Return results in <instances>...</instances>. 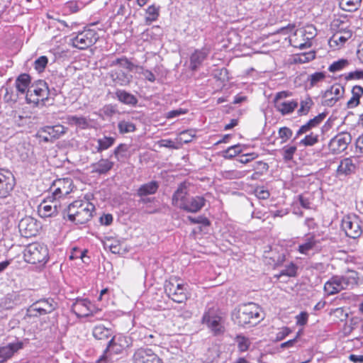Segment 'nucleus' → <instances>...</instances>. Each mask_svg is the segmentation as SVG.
Wrapping results in <instances>:
<instances>
[{
	"label": "nucleus",
	"instance_id": "nucleus-1",
	"mask_svg": "<svg viewBox=\"0 0 363 363\" xmlns=\"http://www.w3.org/2000/svg\"><path fill=\"white\" fill-rule=\"evenodd\" d=\"M261 308L254 303H248L240 306L232 313V319L235 323L240 326L246 325H255L263 318L261 316Z\"/></svg>",
	"mask_w": 363,
	"mask_h": 363
},
{
	"label": "nucleus",
	"instance_id": "nucleus-2",
	"mask_svg": "<svg viewBox=\"0 0 363 363\" xmlns=\"http://www.w3.org/2000/svg\"><path fill=\"white\" fill-rule=\"evenodd\" d=\"M23 257L26 262L33 264L45 263L48 259V250L42 243L33 242L24 249Z\"/></svg>",
	"mask_w": 363,
	"mask_h": 363
},
{
	"label": "nucleus",
	"instance_id": "nucleus-3",
	"mask_svg": "<svg viewBox=\"0 0 363 363\" xmlns=\"http://www.w3.org/2000/svg\"><path fill=\"white\" fill-rule=\"evenodd\" d=\"M57 307V303L52 298H42L34 302L27 309L30 317H39L52 313Z\"/></svg>",
	"mask_w": 363,
	"mask_h": 363
},
{
	"label": "nucleus",
	"instance_id": "nucleus-4",
	"mask_svg": "<svg viewBox=\"0 0 363 363\" xmlns=\"http://www.w3.org/2000/svg\"><path fill=\"white\" fill-rule=\"evenodd\" d=\"M164 291L167 295L174 302L181 303L188 298V294L185 285L178 283L173 279L167 281L164 284Z\"/></svg>",
	"mask_w": 363,
	"mask_h": 363
},
{
	"label": "nucleus",
	"instance_id": "nucleus-5",
	"mask_svg": "<svg viewBox=\"0 0 363 363\" xmlns=\"http://www.w3.org/2000/svg\"><path fill=\"white\" fill-rule=\"evenodd\" d=\"M99 35L95 30L87 29L77 33L72 39V45L79 50L86 49L96 43Z\"/></svg>",
	"mask_w": 363,
	"mask_h": 363
},
{
	"label": "nucleus",
	"instance_id": "nucleus-6",
	"mask_svg": "<svg viewBox=\"0 0 363 363\" xmlns=\"http://www.w3.org/2000/svg\"><path fill=\"white\" fill-rule=\"evenodd\" d=\"M361 220L355 215L345 216L342 220V228L347 236L355 239L359 238L362 233Z\"/></svg>",
	"mask_w": 363,
	"mask_h": 363
},
{
	"label": "nucleus",
	"instance_id": "nucleus-7",
	"mask_svg": "<svg viewBox=\"0 0 363 363\" xmlns=\"http://www.w3.org/2000/svg\"><path fill=\"white\" fill-rule=\"evenodd\" d=\"M67 128L62 125L45 126L39 130L37 136L44 142H52L67 132Z\"/></svg>",
	"mask_w": 363,
	"mask_h": 363
},
{
	"label": "nucleus",
	"instance_id": "nucleus-8",
	"mask_svg": "<svg viewBox=\"0 0 363 363\" xmlns=\"http://www.w3.org/2000/svg\"><path fill=\"white\" fill-rule=\"evenodd\" d=\"M351 141V135L349 133L342 132L330 140L328 147L333 153L338 154L345 150Z\"/></svg>",
	"mask_w": 363,
	"mask_h": 363
},
{
	"label": "nucleus",
	"instance_id": "nucleus-9",
	"mask_svg": "<svg viewBox=\"0 0 363 363\" xmlns=\"http://www.w3.org/2000/svg\"><path fill=\"white\" fill-rule=\"evenodd\" d=\"M345 89L340 84H333L322 95V104L325 106H333L342 97Z\"/></svg>",
	"mask_w": 363,
	"mask_h": 363
},
{
	"label": "nucleus",
	"instance_id": "nucleus-10",
	"mask_svg": "<svg viewBox=\"0 0 363 363\" xmlns=\"http://www.w3.org/2000/svg\"><path fill=\"white\" fill-rule=\"evenodd\" d=\"M133 363H162V359L150 348L140 347L133 356Z\"/></svg>",
	"mask_w": 363,
	"mask_h": 363
},
{
	"label": "nucleus",
	"instance_id": "nucleus-11",
	"mask_svg": "<svg viewBox=\"0 0 363 363\" xmlns=\"http://www.w3.org/2000/svg\"><path fill=\"white\" fill-rule=\"evenodd\" d=\"M203 323L207 325L208 328L215 335L222 334L225 331V328L220 316L213 314L208 311L205 313L202 318Z\"/></svg>",
	"mask_w": 363,
	"mask_h": 363
},
{
	"label": "nucleus",
	"instance_id": "nucleus-12",
	"mask_svg": "<svg viewBox=\"0 0 363 363\" xmlns=\"http://www.w3.org/2000/svg\"><path fill=\"white\" fill-rule=\"evenodd\" d=\"M21 235L25 238L35 236L38 232L37 220L32 217L26 216L22 218L18 223Z\"/></svg>",
	"mask_w": 363,
	"mask_h": 363
},
{
	"label": "nucleus",
	"instance_id": "nucleus-13",
	"mask_svg": "<svg viewBox=\"0 0 363 363\" xmlns=\"http://www.w3.org/2000/svg\"><path fill=\"white\" fill-rule=\"evenodd\" d=\"M60 210L59 202L48 197L39 205L38 212L40 217L48 218L57 215Z\"/></svg>",
	"mask_w": 363,
	"mask_h": 363
},
{
	"label": "nucleus",
	"instance_id": "nucleus-14",
	"mask_svg": "<svg viewBox=\"0 0 363 363\" xmlns=\"http://www.w3.org/2000/svg\"><path fill=\"white\" fill-rule=\"evenodd\" d=\"M84 207L79 208V211L74 212L75 216L71 220L75 224H84L89 221L92 217V212L94 206L89 202H84Z\"/></svg>",
	"mask_w": 363,
	"mask_h": 363
},
{
	"label": "nucleus",
	"instance_id": "nucleus-15",
	"mask_svg": "<svg viewBox=\"0 0 363 363\" xmlns=\"http://www.w3.org/2000/svg\"><path fill=\"white\" fill-rule=\"evenodd\" d=\"M92 306L89 300L86 298H77L72 306V311L77 316L86 317L92 313Z\"/></svg>",
	"mask_w": 363,
	"mask_h": 363
},
{
	"label": "nucleus",
	"instance_id": "nucleus-16",
	"mask_svg": "<svg viewBox=\"0 0 363 363\" xmlns=\"http://www.w3.org/2000/svg\"><path fill=\"white\" fill-rule=\"evenodd\" d=\"M23 342L17 341L9 343L7 345L0 347V363H4L11 359L18 350L23 349Z\"/></svg>",
	"mask_w": 363,
	"mask_h": 363
},
{
	"label": "nucleus",
	"instance_id": "nucleus-17",
	"mask_svg": "<svg viewBox=\"0 0 363 363\" xmlns=\"http://www.w3.org/2000/svg\"><path fill=\"white\" fill-rule=\"evenodd\" d=\"M206 201L203 196H189L186 203L182 205V209L189 213H196L205 206Z\"/></svg>",
	"mask_w": 363,
	"mask_h": 363
},
{
	"label": "nucleus",
	"instance_id": "nucleus-18",
	"mask_svg": "<svg viewBox=\"0 0 363 363\" xmlns=\"http://www.w3.org/2000/svg\"><path fill=\"white\" fill-rule=\"evenodd\" d=\"M188 186L186 182L181 183L172 195V203L182 209V205L188 199Z\"/></svg>",
	"mask_w": 363,
	"mask_h": 363
},
{
	"label": "nucleus",
	"instance_id": "nucleus-19",
	"mask_svg": "<svg viewBox=\"0 0 363 363\" xmlns=\"http://www.w3.org/2000/svg\"><path fill=\"white\" fill-rule=\"evenodd\" d=\"M14 186L15 179L11 173L6 176L0 172V198H6L13 189Z\"/></svg>",
	"mask_w": 363,
	"mask_h": 363
},
{
	"label": "nucleus",
	"instance_id": "nucleus-20",
	"mask_svg": "<svg viewBox=\"0 0 363 363\" xmlns=\"http://www.w3.org/2000/svg\"><path fill=\"white\" fill-rule=\"evenodd\" d=\"M209 54V50L206 48L195 50L190 56V68L193 71L197 69L202 65L203 62L206 59Z\"/></svg>",
	"mask_w": 363,
	"mask_h": 363
},
{
	"label": "nucleus",
	"instance_id": "nucleus-21",
	"mask_svg": "<svg viewBox=\"0 0 363 363\" xmlns=\"http://www.w3.org/2000/svg\"><path fill=\"white\" fill-rule=\"evenodd\" d=\"M356 158L347 157L340 161L337 172L339 175H348L354 172L357 167Z\"/></svg>",
	"mask_w": 363,
	"mask_h": 363
},
{
	"label": "nucleus",
	"instance_id": "nucleus-22",
	"mask_svg": "<svg viewBox=\"0 0 363 363\" xmlns=\"http://www.w3.org/2000/svg\"><path fill=\"white\" fill-rule=\"evenodd\" d=\"M109 75L116 84L122 86H128L132 80V75L125 73L121 69L111 70L109 72Z\"/></svg>",
	"mask_w": 363,
	"mask_h": 363
},
{
	"label": "nucleus",
	"instance_id": "nucleus-23",
	"mask_svg": "<svg viewBox=\"0 0 363 363\" xmlns=\"http://www.w3.org/2000/svg\"><path fill=\"white\" fill-rule=\"evenodd\" d=\"M28 90L29 92L35 93L40 98L41 101L48 99L49 89L47 83L43 80H38L33 84Z\"/></svg>",
	"mask_w": 363,
	"mask_h": 363
},
{
	"label": "nucleus",
	"instance_id": "nucleus-24",
	"mask_svg": "<svg viewBox=\"0 0 363 363\" xmlns=\"http://www.w3.org/2000/svg\"><path fill=\"white\" fill-rule=\"evenodd\" d=\"M326 114L325 113H321L314 117L313 118L309 120L306 124L303 125L297 131L295 139L297 138L301 135L307 133L311 128L318 126L325 118Z\"/></svg>",
	"mask_w": 363,
	"mask_h": 363
},
{
	"label": "nucleus",
	"instance_id": "nucleus-25",
	"mask_svg": "<svg viewBox=\"0 0 363 363\" xmlns=\"http://www.w3.org/2000/svg\"><path fill=\"white\" fill-rule=\"evenodd\" d=\"M113 162L108 160V159H101L97 162L91 164V173L105 174L108 172L113 168Z\"/></svg>",
	"mask_w": 363,
	"mask_h": 363
},
{
	"label": "nucleus",
	"instance_id": "nucleus-26",
	"mask_svg": "<svg viewBox=\"0 0 363 363\" xmlns=\"http://www.w3.org/2000/svg\"><path fill=\"white\" fill-rule=\"evenodd\" d=\"M116 97L117 99L123 104L135 106L138 102L137 97L123 89L116 90Z\"/></svg>",
	"mask_w": 363,
	"mask_h": 363
},
{
	"label": "nucleus",
	"instance_id": "nucleus-27",
	"mask_svg": "<svg viewBox=\"0 0 363 363\" xmlns=\"http://www.w3.org/2000/svg\"><path fill=\"white\" fill-rule=\"evenodd\" d=\"M159 188L157 182L152 181L150 182L144 184L138 189L137 195L140 197H144L147 195L154 194L157 192Z\"/></svg>",
	"mask_w": 363,
	"mask_h": 363
},
{
	"label": "nucleus",
	"instance_id": "nucleus-28",
	"mask_svg": "<svg viewBox=\"0 0 363 363\" xmlns=\"http://www.w3.org/2000/svg\"><path fill=\"white\" fill-rule=\"evenodd\" d=\"M352 98L347 103L348 108H353L359 105L360 98L363 95V87L358 85L354 86L352 89Z\"/></svg>",
	"mask_w": 363,
	"mask_h": 363
},
{
	"label": "nucleus",
	"instance_id": "nucleus-29",
	"mask_svg": "<svg viewBox=\"0 0 363 363\" xmlns=\"http://www.w3.org/2000/svg\"><path fill=\"white\" fill-rule=\"evenodd\" d=\"M92 335L96 340H106L112 337L113 332L111 328L99 325L93 328Z\"/></svg>",
	"mask_w": 363,
	"mask_h": 363
},
{
	"label": "nucleus",
	"instance_id": "nucleus-30",
	"mask_svg": "<svg viewBox=\"0 0 363 363\" xmlns=\"http://www.w3.org/2000/svg\"><path fill=\"white\" fill-rule=\"evenodd\" d=\"M30 77L27 74H20L16 80V87L18 92L25 94L30 86Z\"/></svg>",
	"mask_w": 363,
	"mask_h": 363
},
{
	"label": "nucleus",
	"instance_id": "nucleus-31",
	"mask_svg": "<svg viewBox=\"0 0 363 363\" xmlns=\"http://www.w3.org/2000/svg\"><path fill=\"white\" fill-rule=\"evenodd\" d=\"M84 202L82 201H75L70 203L66 208L62 211L63 217L65 218L67 216L68 219L71 221L75 216L74 212L79 211V208L84 207Z\"/></svg>",
	"mask_w": 363,
	"mask_h": 363
},
{
	"label": "nucleus",
	"instance_id": "nucleus-32",
	"mask_svg": "<svg viewBox=\"0 0 363 363\" xmlns=\"http://www.w3.org/2000/svg\"><path fill=\"white\" fill-rule=\"evenodd\" d=\"M340 277L341 279L342 280L345 289L350 287H353L354 286L358 284V272L355 271H350L347 274Z\"/></svg>",
	"mask_w": 363,
	"mask_h": 363
},
{
	"label": "nucleus",
	"instance_id": "nucleus-33",
	"mask_svg": "<svg viewBox=\"0 0 363 363\" xmlns=\"http://www.w3.org/2000/svg\"><path fill=\"white\" fill-rule=\"evenodd\" d=\"M297 106L298 103L294 101L280 102L275 104V108L277 111L281 112L282 115H286L292 113Z\"/></svg>",
	"mask_w": 363,
	"mask_h": 363
},
{
	"label": "nucleus",
	"instance_id": "nucleus-34",
	"mask_svg": "<svg viewBox=\"0 0 363 363\" xmlns=\"http://www.w3.org/2000/svg\"><path fill=\"white\" fill-rule=\"evenodd\" d=\"M67 123L71 125H76L82 129L88 128L89 123L88 120L83 116H68L66 118Z\"/></svg>",
	"mask_w": 363,
	"mask_h": 363
},
{
	"label": "nucleus",
	"instance_id": "nucleus-35",
	"mask_svg": "<svg viewBox=\"0 0 363 363\" xmlns=\"http://www.w3.org/2000/svg\"><path fill=\"white\" fill-rule=\"evenodd\" d=\"M55 186L61 189V194L67 196L72 191V181L69 178L60 179L55 181Z\"/></svg>",
	"mask_w": 363,
	"mask_h": 363
},
{
	"label": "nucleus",
	"instance_id": "nucleus-36",
	"mask_svg": "<svg viewBox=\"0 0 363 363\" xmlns=\"http://www.w3.org/2000/svg\"><path fill=\"white\" fill-rule=\"evenodd\" d=\"M113 344H118L121 349L124 350L131 345L132 341L130 337L119 335L117 337H112V338L108 341V347H111Z\"/></svg>",
	"mask_w": 363,
	"mask_h": 363
},
{
	"label": "nucleus",
	"instance_id": "nucleus-37",
	"mask_svg": "<svg viewBox=\"0 0 363 363\" xmlns=\"http://www.w3.org/2000/svg\"><path fill=\"white\" fill-rule=\"evenodd\" d=\"M1 94H3L4 101L6 103H15L18 99V94L11 87L2 86L0 89V95Z\"/></svg>",
	"mask_w": 363,
	"mask_h": 363
},
{
	"label": "nucleus",
	"instance_id": "nucleus-38",
	"mask_svg": "<svg viewBox=\"0 0 363 363\" xmlns=\"http://www.w3.org/2000/svg\"><path fill=\"white\" fill-rule=\"evenodd\" d=\"M317 242L315 240L314 236H311L305 240V242L299 245L298 252L301 254L306 255L310 250H313Z\"/></svg>",
	"mask_w": 363,
	"mask_h": 363
},
{
	"label": "nucleus",
	"instance_id": "nucleus-39",
	"mask_svg": "<svg viewBox=\"0 0 363 363\" xmlns=\"http://www.w3.org/2000/svg\"><path fill=\"white\" fill-rule=\"evenodd\" d=\"M147 16L145 17V22L150 23L156 21L160 15V6H156L152 4L146 9Z\"/></svg>",
	"mask_w": 363,
	"mask_h": 363
},
{
	"label": "nucleus",
	"instance_id": "nucleus-40",
	"mask_svg": "<svg viewBox=\"0 0 363 363\" xmlns=\"http://www.w3.org/2000/svg\"><path fill=\"white\" fill-rule=\"evenodd\" d=\"M362 0H340V6L347 11H353L360 6Z\"/></svg>",
	"mask_w": 363,
	"mask_h": 363
},
{
	"label": "nucleus",
	"instance_id": "nucleus-41",
	"mask_svg": "<svg viewBox=\"0 0 363 363\" xmlns=\"http://www.w3.org/2000/svg\"><path fill=\"white\" fill-rule=\"evenodd\" d=\"M97 142L98 147H96V151L98 152H101L102 151L108 149L114 144L115 138L105 136L103 138L99 139Z\"/></svg>",
	"mask_w": 363,
	"mask_h": 363
},
{
	"label": "nucleus",
	"instance_id": "nucleus-42",
	"mask_svg": "<svg viewBox=\"0 0 363 363\" xmlns=\"http://www.w3.org/2000/svg\"><path fill=\"white\" fill-rule=\"evenodd\" d=\"M140 334L143 335L142 339H143L144 341L149 345H156L160 338V335L158 333H150L147 329H145L144 331Z\"/></svg>",
	"mask_w": 363,
	"mask_h": 363
},
{
	"label": "nucleus",
	"instance_id": "nucleus-43",
	"mask_svg": "<svg viewBox=\"0 0 363 363\" xmlns=\"http://www.w3.org/2000/svg\"><path fill=\"white\" fill-rule=\"evenodd\" d=\"M116 65H119L121 67L126 69L128 71H133L135 67L126 57L117 58L110 62L111 67Z\"/></svg>",
	"mask_w": 363,
	"mask_h": 363
},
{
	"label": "nucleus",
	"instance_id": "nucleus-44",
	"mask_svg": "<svg viewBox=\"0 0 363 363\" xmlns=\"http://www.w3.org/2000/svg\"><path fill=\"white\" fill-rule=\"evenodd\" d=\"M242 151L241 145H235L233 146L229 147L223 155V157L225 159H232L233 157H235L236 155L241 153Z\"/></svg>",
	"mask_w": 363,
	"mask_h": 363
},
{
	"label": "nucleus",
	"instance_id": "nucleus-45",
	"mask_svg": "<svg viewBox=\"0 0 363 363\" xmlns=\"http://www.w3.org/2000/svg\"><path fill=\"white\" fill-rule=\"evenodd\" d=\"M325 78L324 72H318L312 74L308 75V82L310 84V86L313 87L315 86L318 82H322Z\"/></svg>",
	"mask_w": 363,
	"mask_h": 363
},
{
	"label": "nucleus",
	"instance_id": "nucleus-46",
	"mask_svg": "<svg viewBox=\"0 0 363 363\" xmlns=\"http://www.w3.org/2000/svg\"><path fill=\"white\" fill-rule=\"evenodd\" d=\"M118 128L121 133H130L135 130V126L133 123L125 121H120Z\"/></svg>",
	"mask_w": 363,
	"mask_h": 363
},
{
	"label": "nucleus",
	"instance_id": "nucleus-47",
	"mask_svg": "<svg viewBox=\"0 0 363 363\" xmlns=\"http://www.w3.org/2000/svg\"><path fill=\"white\" fill-rule=\"evenodd\" d=\"M349 65L347 60L341 59L333 62L328 67L330 72H336L342 70L344 67Z\"/></svg>",
	"mask_w": 363,
	"mask_h": 363
},
{
	"label": "nucleus",
	"instance_id": "nucleus-48",
	"mask_svg": "<svg viewBox=\"0 0 363 363\" xmlns=\"http://www.w3.org/2000/svg\"><path fill=\"white\" fill-rule=\"evenodd\" d=\"M297 148L296 146H285L281 150V155L283 159L285 161H290L293 159L294 155L296 152Z\"/></svg>",
	"mask_w": 363,
	"mask_h": 363
},
{
	"label": "nucleus",
	"instance_id": "nucleus-49",
	"mask_svg": "<svg viewBox=\"0 0 363 363\" xmlns=\"http://www.w3.org/2000/svg\"><path fill=\"white\" fill-rule=\"evenodd\" d=\"M296 270L297 267L294 264L291 263L287 265L284 269L280 272L279 274L277 275V277L279 278L282 276H287L290 277H295L296 275Z\"/></svg>",
	"mask_w": 363,
	"mask_h": 363
},
{
	"label": "nucleus",
	"instance_id": "nucleus-50",
	"mask_svg": "<svg viewBox=\"0 0 363 363\" xmlns=\"http://www.w3.org/2000/svg\"><path fill=\"white\" fill-rule=\"evenodd\" d=\"M313 104V101L311 98H307L306 100L301 101L300 104V108L298 110V113L299 115H306L311 106Z\"/></svg>",
	"mask_w": 363,
	"mask_h": 363
},
{
	"label": "nucleus",
	"instance_id": "nucleus-51",
	"mask_svg": "<svg viewBox=\"0 0 363 363\" xmlns=\"http://www.w3.org/2000/svg\"><path fill=\"white\" fill-rule=\"evenodd\" d=\"M48 59L46 56H40L34 62V68L38 72H43L46 67Z\"/></svg>",
	"mask_w": 363,
	"mask_h": 363
},
{
	"label": "nucleus",
	"instance_id": "nucleus-52",
	"mask_svg": "<svg viewBox=\"0 0 363 363\" xmlns=\"http://www.w3.org/2000/svg\"><path fill=\"white\" fill-rule=\"evenodd\" d=\"M318 141V136L317 135L311 133L310 135H306L303 139H302L300 142V144L304 146H312L317 143Z\"/></svg>",
	"mask_w": 363,
	"mask_h": 363
},
{
	"label": "nucleus",
	"instance_id": "nucleus-53",
	"mask_svg": "<svg viewBox=\"0 0 363 363\" xmlns=\"http://www.w3.org/2000/svg\"><path fill=\"white\" fill-rule=\"evenodd\" d=\"M278 134L279 138L282 139V143H284L292 136L293 132L288 127H282L279 128Z\"/></svg>",
	"mask_w": 363,
	"mask_h": 363
},
{
	"label": "nucleus",
	"instance_id": "nucleus-54",
	"mask_svg": "<svg viewBox=\"0 0 363 363\" xmlns=\"http://www.w3.org/2000/svg\"><path fill=\"white\" fill-rule=\"evenodd\" d=\"M195 132L192 130H184L180 133V140L184 143H188L195 137Z\"/></svg>",
	"mask_w": 363,
	"mask_h": 363
},
{
	"label": "nucleus",
	"instance_id": "nucleus-55",
	"mask_svg": "<svg viewBox=\"0 0 363 363\" xmlns=\"http://www.w3.org/2000/svg\"><path fill=\"white\" fill-rule=\"evenodd\" d=\"M238 347L240 351L245 352L248 350L250 346L249 340L245 337H237Z\"/></svg>",
	"mask_w": 363,
	"mask_h": 363
},
{
	"label": "nucleus",
	"instance_id": "nucleus-56",
	"mask_svg": "<svg viewBox=\"0 0 363 363\" xmlns=\"http://www.w3.org/2000/svg\"><path fill=\"white\" fill-rule=\"evenodd\" d=\"M330 281L331 282V284L333 286H335L336 293H338L340 291L345 289L344 285H343V283H342V280L341 279V277H340V276L333 277L330 279Z\"/></svg>",
	"mask_w": 363,
	"mask_h": 363
},
{
	"label": "nucleus",
	"instance_id": "nucleus-57",
	"mask_svg": "<svg viewBox=\"0 0 363 363\" xmlns=\"http://www.w3.org/2000/svg\"><path fill=\"white\" fill-rule=\"evenodd\" d=\"M315 55L314 52H309L298 56V59H296V61L300 63H306L315 59Z\"/></svg>",
	"mask_w": 363,
	"mask_h": 363
},
{
	"label": "nucleus",
	"instance_id": "nucleus-58",
	"mask_svg": "<svg viewBox=\"0 0 363 363\" xmlns=\"http://www.w3.org/2000/svg\"><path fill=\"white\" fill-rule=\"evenodd\" d=\"M188 219L191 223H201L204 226H208L210 225L209 220L204 216H198L196 218L189 216Z\"/></svg>",
	"mask_w": 363,
	"mask_h": 363
},
{
	"label": "nucleus",
	"instance_id": "nucleus-59",
	"mask_svg": "<svg viewBox=\"0 0 363 363\" xmlns=\"http://www.w3.org/2000/svg\"><path fill=\"white\" fill-rule=\"evenodd\" d=\"M255 193L256 196L259 199L265 200L267 199L270 196L269 192L267 190L264 189L263 187L257 188L255 191Z\"/></svg>",
	"mask_w": 363,
	"mask_h": 363
},
{
	"label": "nucleus",
	"instance_id": "nucleus-60",
	"mask_svg": "<svg viewBox=\"0 0 363 363\" xmlns=\"http://www.w3.org/2000/svg\"><path fill=\"white\" fill-rule=\"evenodd\" d=\"M26 99L28 104H33L36 106L41 101L35 93L29 92L28 90L26 92Z\"/></svg>",
	"mask_w": 363,
	"mask_h": 363
},
{
	"label": "nucleus",
	"instance_id": "nucleus-61",
	"mask_svg": "<svg viewBox=\"0 0 363 363\" xmlns=\"http://www.w3.org/2000/svg\"><path fill=\"white\" fill-rule=\"evenodd\" d=\"M128 147L125 144H120L113 151V155L117 159L120 160V157L123 156L122 153L127 152Z\"/></svg>",
	"mask_w": 363,
	"mask_h": 363
},
{
	"label": "nucleus",
	"instance_id": "nucleus-62",
	"mask_svg": "<svg viewBox=\"0 0 363 363\" xmlns=\"http://www.w3.org/2000/svg\"><path fill=\"white\" fill-rule=\"evenodd\" d=\"M257 157V155L256 153L252 152L242 155L241 157L238 160V161L242 164H247L250 161L253 160Z\"/></svg>",
	"mask_w": 363,
	"mask_h": 363
},
{
	"label": "nucleus",
	"instance_id": "nucleus-63",
	"mask_svg": "<svg viewBox=\"0 0 363 363\" xmlns=\"http://www.w3.org/2000/svg\"><path fill=\"white\" fill-rule=\"evenodd\" d=\"M363 78V71L357 70L354 72H350L347 76L345 77L347 80L351 79H360Z\"/></svg>",
	"mask_w": 363,
	"mask_h": 363
},
{
	"label": "nucleus",
	"instance_id": "nucleus-64",
	"mask_svg": "<svg viewBox=\"0 0 363 363\" xmlns=\"http://www.w3.org/2000/svg\"><path fill=\"white\" fill-rule=\"evenodd\" d=\"M291 330L288 328H283L276 335L275 341H281L284 339L289 333Z\"/></svg>",
	"mask_w": 363,
	"mask_h": 363
}]
</instances>
